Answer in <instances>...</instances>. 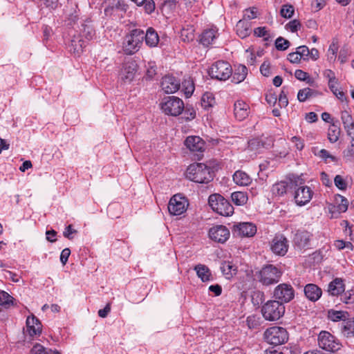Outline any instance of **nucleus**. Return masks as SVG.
I'll return each instance as SVG.
<instances>
[{
	"mask_svg": "<svg viewBox=\"0 0 354 354\" xmlns=\"http://www.w3.org/2000/svg\"><path fill=\"white\" fill-rule=\"evenodd\" d=\"M186 177L197 183H208L214 178L212 169L203 163L190 165L186 171Z\"/></svg>",
	"mask_w": 354,
	"mask_h": 354,
	"instance_id": "f257e3e1",
	"label": "nucleus"
},
{
	"mask_svg": "<svg viewBox=\"0 0 354 354\" xmlns=\"http://www.w3.org/2000/svg\"><path fill=\"white\" fill-rule=\"evenodd\" d=\"M144 41V31L141 29H133L124 38L122 49L125 54L133 55L140 48Z\"/></svg>",
	"mask_w": 354,
	"mask_h": 354,
	"instance_id": "f03ea898",
	"label": "nucleus"
},
{
	"mask_svg": "<svg viewBox=\"0 0 354 354\" xmlns=\"http://www.w3.org/2000/svg\"><path fill=\"white\" fill-rule=\"evenodd\" d=\"M208 203L214 212L221 216H229L234 213V207L230 201L219 194H211Z\"/></svg>",
	"mask_w": 354,
	"mask_h": 354,
	"instance_id": "7ed1b4c3",
	"label": "nucleus"
},
{
	"mask_svg": "<svg viewBox=\"0 0 354 354\" xmlns=\"http://www.w3.org/2000/svg\"><path fill=\"white\" fill-rule=\"evenodd\" d=\"M261 313L266 320L274 322L279 320L285 313L284 304L279 301H268L261 308Z\"/></svg>",
	"mask_w": 354,
	"mask_h": 354,
	"instance_id": "20e7f679",
	"label": "nucleus"
},
{
	"mask_svg": "<svg viewBox=\"0 0 354 354\" xmlns=\"http://www.w3.org/2000/svg\"><path fill=\"white\" fill-rule=\"evenodd\" d=\"M266 342L274 346L281 345L288 339V333L281 326H272L267 328L263 334Z\"/></svg>",
	"mask_w": 354,
	"mask_h": 354,
	"instance_id": "39448f33",
	"label": "nucleus"
},
{
	"mask_svg": "<svg viewBox=\"0 0 354 354\" xmlns=\"http://www.w3.org/2000/svg\"><path fill=\"white\" fill-rule=\"evenodd\" d=\"M232 68L230 63L219 60L212 64L208 70V73L212 79L225 81L232 76Z\"/></svg>",
	"mask_w": 354,
	"mask_h": 354,
	"instance_id": "423d86ee",
	"label": "nucleus"
},
{
	"mask_svg": "<svg viewBox=\"0 0 354 354\" xmlns=\"http://www.w3.org/2000/svg\"><path fill=\"white\" fill-rule=\"evenodd\" d=\"M282 272L276 266L268 264L261 268L257 274L258 280L265 286L277 283Z\"/></svg>",
	"mask_w": 354,
	"mask_h": 354,
	"instance_id": "0eeeda50",
	"label": "nucleus"
},
{
	"mask_svg": "<svg viewBox=\"0 0 354 354\" xmlns=\"http://www.w3.org/2000/svg\"><path fill=\"white\" fill-rule=\"evenodd\" d=\"M291 182H294L295 186L299 187L295 190L294 198L297 205L302 206L310 202L311 200L313 192L312 189L304 184V180L300 177H294V179H291Z\"/></svg>",
	"mask_w": 354,
	"mask_h": 354,
	"instance_id": "6e6552de",
	"label": "nucleus"
},
{
	"mask_svg": "<svg viewBox=\"0 0 354 354\" xmlns=\"http://www.w3.org/2000/svg\"><path fill=\"white\" fill-rule=\"evenodd\" d=\"M162 111L169 115H179L184 109V103L181 99L176 96H167L162 99L161 103Z\"/></svg>",
	"mask_w": 354,
	"mask_h": 354,
	"instance_id": "1a4fd4ad",
	"label": "nucleus"
},
{
	"mask_svg": "<svg viewBox=\"0 0 354 354\" xmlns=\"http://www.w3.org/2000/svg\"><path fill=\"white\" fill-rule=\"evenodd\" d=\"M317 340L319 346L325 351L335 352L340 348L341 345L338 340L327 331H321Z\"/></svg>",
	"mask_w": 354,
	"mask_h": 354,
	"instance_id": "9d476101",
	"label": "nucleus"
},
{
	"mask_svg": "<svg viewBox=\"0 0 354 354\" xmlns=\"http://www.w3.org/2000/svg\"><path fill=\"white\" fill-rule=\"evenodd\" d=\"M273 297L279 303H288L295 297V290L291 285L281 283L275 287L273 292Z\"/></svg>",
	"mask_w": 354,
	"mask_h": 354,
	"instance_id": "9b49d317",
	"label": "nucleus"
},
{
	"mask_svg": "<svg viewBox=\"0 0 354 354\" xmlns=\"http://www.w3.org/2000/svg\"><path fill=\"white\" fill-rule=\"evenodd\" d=\"M187 206L188 202L187 199L179 194H176L169 200L167 207L171 214L178 216L186 211Z\"/></svg>",
	"mask_w": 354,
	"mask_h": 354,
	"instance_id": "f8f14e48",
	"label": "nucleus"
},
{
	"mask_svg": "<svg viewBox=\"0 0 354 354\" xmlns=\"http://www.w3.org/2000/svg\"><path fill=\"white\" fill-rule=\"evenodd\" d=\"M208 234L212 241L223 243L229 239L230 233L225 226L218 225L211 227Z\"/></svg>",
	"mask_w": 354,
	"mask_h": 354,
	"instance_id": "ddd939ff",
	"label": "nucleus"
},
{
	"mask_svg": "<svg viewBox=\"0 0 354 354\" xmlns=\"http://www.w3.org/2000/svg\"><path fill=\"white\" fill-rule=\"evenodd\" d=\"M272 251L280 256H284L288 252V241L282 234L276 235L271 242Z\"/></svg>",
	"mask_w": 354,
	"mask_h": 354,
	"instance_id": "4468645a",
	"label": "nucleus"
},
{
	"mask_svg": "<svg viewBox=\"0 0 354 354\" xmlns=\"http://www.w3.org/2000/svg\"><path fill=\"white\" fill-rule=\"evenodd\" d=\"M138 71V64L134 60H130L123 64L120 77L124 82H131L135 77Z\"/></svg>",
	"mask_w": 354,
	"mask_h": 354,
	"instance_id": "2eb2a0df",
	"label": "nucleus"
},
{
	"mask_svg": "<svg viewBox=\"0 0 354 354\" xmlns=\"http://www.w3.org/2000/svg\"><path fill=\"white\" fill-rule=\"evenodd\" d=\"M180 86V81L171 75H166L161 82L162 89L167 93L176 92Z\"/></svg>",
	"mask_w": 354,
	"mask_h": 354,
	"instance_id": "dca6fc26",
	"label": "nucleus"
},
{
	"mask_svg": "<svg viewBox=\"0 0 354 354\" xmlns=\"http://www.w3.org/2000/svg\"><path fill=\"white\" fill-rule=\"evenodd\" d=\"M312 234L306 230H298L294 236L295 244L300 249L308 248Z\"/></svg>",
	"mask_w": 354,
	"mask_h": 354,
	"instance_id": "f3484780",
	"label": "nucleus"
},
{
	"mask_svg": "<svg viewBox=\"0 0 354 354\" xmlns=\"http://www.w3.org/2000/svg\"><path fill=\"white\" fill-rule=\"evenodd\" d=\"M234 232L241 236H252L257 232V227L251 223H241L234 225Z\"/></svg>",
	"mask_w": 354,
	"mask_h": 354,
	"instance_id": "a211bd4d",
	"label": "nucleus"
},
{
	"mask_svg": "<svg viewBox=\"0 0 354 354\" xmlns=\"http://www.w3.org/2000/svg\"><path fill=\"white\" fill-rule=\"evenodd\" d=\"M218 36V33L216 28L206 29L200 35L199 41L203 46L207 47L215 44Z\"/></svg>",
	"mask_w": 354,
	"mask_h": 354,
	"instance_id": "6ab92c4d",
	"label": "nucleus"
},
{
	"mask_svg": "<svg viewBox=\"0 0 354 354\" xmlns=\"http://www.w3.org/2000/svg\"><path fill=\"white\" fill-rule=\"evenodd\" d=\"M250 113V106L249 105L243 100H237L234 102V113L235 118L239 120L242 121L245 118H246Z\"/></svg>",
	"mask_w": 354,
	"mask_h": 354,
	"instance_id": "aec40b11",
	"label": "nucleus"
},
{
	"mask_svg": "<svg viewBox=\"0 0 354 354\" xmlns=\"http://www.w3.org/2000/svg\"><path fill=\"white\" fill-rule=\"evenodd\" d=\"M341 120L347 135L354 136V120L352 115L347 111H341Z\"/></svg>",
	"mask_w": 354,
	"mask_h": 354,
	"instance_id": "412c9836",
	"label": "nucleus"
},
{
	"mask_svg": "<svg viewBox=\"0 0 354 354\" xmlns=\"http://www.w3.org/2000/svg\"><path fill=\"white\" fill-rule=\"evenodd\" d=\"M304 294L311 301H317L322 295V289L314 283H308L304 287Z\"/></svg>",
	"mask_w": 354,
	"mask_h": 354,
	"instance_id": "4be33fe9",
	"label": "nucleus"
},
{
	"mask_svg": "<svg viewBox=\"0 0 354 354\" xmlns=\"http://www.w3.org/2000/svg\"><path fill=\"white\" fill-rule=\"evenodd\" d=\"M185 146L192 151H203L205 148L203 140L198 136H189L185 141Z\"/></svg>",
	"mask_w": 354,
	"mask_h": 354,
	"instance_id": "5701e85b",
	"label": "nucleus"
},
{
	"mask_svg": "<svg viewBox=\"0 0 354 354\" xmlns=\"http://www.w3.org/2000/svg\"><path fill=\"white\" fill-rule=\"evenodd\" d=\"M86 41L82 39L80 35L74 36L68 45L69 51L75 55H79L86 46Z\"/></svg>",
	"mask_w": 354,
	"mask_h": 354,
	"instance_id": "b1692460",
	"label": "nucleus"
},
{
	"mask_svg": "<svg viewBox=\"0 0 354 354\" xmlns=\"http://www.w3.org/2000/svg\"><path fill=\"white\" fill-rule=\"evenodd\" d=\"M345 290L344 281L340 278L333 279L328 286V292L333 296H338Z\"/></svg>",
	"mask_w": 354,
	"mask_h": 354,
	"instance_id": "393cba45",
	"label": "nucleus"
},
{
	"mask_svg": "<svg viewBox=\"0 0 354 354\" xmlns=\"http://www.w3.org/2000/svg\"><path fill=\"white\" fill-rule=\"evenodd\" d=\"M26 326L28 331L31 336L39 335L41 333V324L39 320L34 315L27 318Z\"/></svg>",
	"mask_w": 354,
	"mask_h": 354,
	"instance_id": "a878e982",
	"label": "nucleus"
},
{
	"mask_svg": "<svg viewBox=\"0 0 354 354\" xmlns=\"http://www.w3.org/2000/svg\"><path fill=\"white\" fill-rule=\"evenodd\" d=\"M194 270L198 278L203 282L213 281V277L209 268L203 264H198L194 267Z\"/></svg>",
	"mask_w": 354,
	"mask_h": 354,
	"instance_id": "bb28decb",
	"label": "nucleus"
},
{
	"mask_svg": "<svg viewBox=\"0 0 354 354\" xmlns=\"http://www.w3.org/2000/svg\"><path fill=\"white\" fill-rule=\"evenodd\" d=\"M144 39L149 47H156L159 42V36L153 28H149L146 32H144Z\"/></svg>",
	"mask_w": 354,
	"mask_h": 354,
	"instance_id": "cd10ccee",
	"label": "nucleus"
},
{
	"mask_svg": "<svg viewBox=\"0 0 354 354\" xmlns=\"http://www.w3.org/2000/svg\"><path fill=\"white\" fill-rule=\"evenodd\" d=\"M247 75V67L244 65L239 64L235 68L234 72L232 75V82L235 84L241 83L245 80Z\"/></svg>",
	"mask_w": 354,
	"mask_h": 354,
	"instance_id": "c85d7f7f",
	"label": "nucleus"
},
{
	"mask_svg": "<svg viewBox=\"0 0 354 354\" xmlns=\"http://www.w3.org/2000/svg\"><path fill=\"white\" fill-rule=\"evenodd\" d=\"M234 182L240 186H247L252 182L250 176L243 171L238 170L233 175Z\"/></svg>",
	"mask_w": 354,
	"mask_h": 354,
	"instance_id": "c756f323",
	"label": "nucleus"
},
{
	"mask_svg": "<svg viewBox=\"0 0 354 354\" xmlns=\"http://www.w3.org/2000/svg\"><path fill=\"white\" fill-rule=\"evenodd\" d=\"M236 31L240 37H246L251 32L250 23L245 20H239L236 24Z\"/></svg>",
	"mask_w": 354,
	"mask_h": 354,
	"instance_id": "7c9ffc66",
	"label": "nucleus"
},
{
	"mask_svg": "<svg viewBox=\"0 0 354 354\" xmlns=\"http://www.w3.org/2000/svg\"><path fill=\"white\" fill-rule=\"evenodd\" d=\"M342 332L346 337H350L354 335V318H346L344 322L342 323Z\"/></svg>",
	"mask_w": 354,
	"mask_h": 354,
	"instance_id": "2f4dec72",
	"label": "nucleus"
},
{
	"mask_svg": "<svg viewBox=\"0 0 354 354\" xmlns=\"http://www.w3.org/2000/svg\"><path fill=\"white\" fill-rule=\"evenodd\" d=\"M221 270L226 278H230L236 273L237 268L232 262L227 261L222 263Z\"/></svg>",
	"mask_w": 354,
	"mask_h": 354,
	"instance_id": "473e14b6",
	"label": "nucleus"
},
{
	"mask_svg": "<svg viewBox=\"0 0 354 354\" xmlns=\"http://www.w3.org/2000/svg\"><path fill=\"white\" fill-rule=\"evenodd\" d=\"M328 317L333 322L342 321L344 322L346 318L349 317V314L346 311L329 310Z\"/></svg>",
	"mask_w": 354,
	"mask_h": 354,
	"instance_id": "72a5a7b5",
	"label": "nucleus"
},
{
	"mask_svg": "<svg viewBox=\"0 0 354 354\" xmlns=\"http://www.w3.org/2000/svg\"><path fill=\"white\" fill-rule=\"evenodd\" d=\"M195 89L193 80L188 77L185 78L182 82V91L184 92L187 97H189L194 93Z\"/></svg>",
	"mask_w": 354,
	"mask_h": 354,
	"instance_id": "f704fd0d",
	"label": "nucleus"
},
{
	"mask_svg": "<svg viewBox=\"0 0 354 354\" xmlns=\"http://www.w3.org/2000/svg\"><path fill=\"white\" fill-rule=\"evenodd\" d=\"M288 183L286 181H280L272 185V192L273 195L281 196L287 192Z\"/></svg>",
	"mask_w": 354,
	"mask_h": 354,
	"instance_id": "c9c22d12",
	"label": "nucleus"
},
{
	"mask_svg": "<svg viewBox=\"0 0 354 354\" xmlns=\"http://www.w3.org/2000/svg\"><path fill=\"white\" fill-rule=\"evenodd\" d=\"M233 203L236 205H243L248 201V195L243 192H234L231 194Z\"/></svg>",
	"mask_w": 354,
	"mask_h": 354,
	"instance_id": "e433bc0d",
	"label": "nucleus"
},
{
	"mask_svg": "<svg viewBox=\"0 0 354 354\" xmlns=\"http://www.w3.org/2000/svg\"><path fill=\"white\" fill-rule=\"evenodd\" d=\"M317 92L310 88H304L299 91L297 93V99L299 102H305L308 98L316 95Z\"/></svg>",
	"mask_w": 354,
	"mask_h": 354,
	"instance_id": "4c0bfd02",
	"label": "nucleus"
},
{
	"mask_svg": "<svg viewBox=\"0 0 354 354\" xmlns=\"http://www.w3.org/2000/svg\"><path fill=\"white\" fill-rule=\"evenodd\" d=\"M340 135V128L333 124L328 129V138L330 142L334 143L339 139Z\"/></svg>",
	"mask_w": 354,
	"mask_h": 354,
	"instance_id": "58836bf2",
	"label": "nucleus"
},
{
	"mask_svg": "<svg viewBox=\"0 0 354 354\" xmlns=\"http://www.w3.org/2000/svg\"><path fill=\"white\" fill-rule=\"evenodd\" d=\"M138 6H143L147 13L151 14L155 10V3L153 0H131Z\"/></svg>",
	"mask_w": 354,
	"mask_h": 354,
	"instance_id": "ea45409f",
	"label": "nucleus"
},
{
	"mask_svg": "<svg viewBox=\"0 0 354 354\" xmlns=\"http://www.w3.org/2000/svg\"><path fill=\"white\" fill-rule=\"evenodd\" d=\"M215 104V98L214 97L212 93H205L203 95L201 98V106L207 109L210 107H212Z\"/></svg>",
	"mask_w": 354,
	"mask_h": 354,
	"instance_id": "a19ab883",
	"label": "nucleus"
},
{
	"mask_svg": "<svg viewBox=\"0 0 354 354\" xmlns=\"http://www.w3.org/2000/svg\"><path fill=\"white\" fill-rule=\"evenodd\" d=\"M82 28L81 29L80 35L82 37H85L87 40H91L95 35V30L91 25L88 24H82Z\"/></svg>",
	"mask_w": 354,
	"mask_h": 354,
	"instance_id": "79ce46f5",
	"label": "nucleus"
},
{
	"mask_svg": "<svg viewBox=\"0 0 354 354\" xmlns=\"http://www.w3.org/2000/svg\"><path fill=\"white\" fill-rule=\"evenodd\" d=\"M13 297L5 291L0 292V305L6 308L12 303Z\"/></svg>",
	"mask_w": 354,
	"mask_h": 354,
	"instance_id": "37998d69",
	"label": "nucleus"
},
{
	"mask_svg": "<svg viewBox=\"0 0 354 354\" xmlns=\"http://www.w3.org/2000/svg\"><path fill=\"white\" fill-rule=\"evenodd\" d=\"M295 77L301 81H306L308 84L313 83V79L310 77L308 73L303 71L302 70L297 69L295 72Z\"/></svg>",
	"mask_w": 354,
	"mask_h": 354,
	"instance_id": "c03bdc74",
	"label": "nucleus"
},
{
	"mask_svg": "<svg viewBox=\"0 0 354 354\" xmlns=\"http://www.w3.org/2000/svg\"><path fill=\"white\" fill-rule=\"evenodd\" d=\"M290 41L283 37H279L275 41V46L278 50H286L290 46Z\"/></svg>",
	"mask_w": 354,
	"mask_h": 354,
	"instance_id": "a18cd8bd",
	"label": "nucleus"
},
{
	"mask_svg": "<svg viewBox=\"0 0 354 354\" xmlns=\"http://www.w3.org/2000/svg\"><path fill=\"white\" fill-rule=\"evenodd\" d=\"M295 12L294 7L292 5H283L281 9V15L283 17L290 19L292 17Z\"/></svg>",
	"mask_w": 354,
	"mask_h": 354,
	"instance_id": "49530a36",
	"label": "nucleus"
},
{
	"mask_svg": "<svg viewBox=\"0 0 354 354\" xmlns=\"http://www.w3.org/2000/svg\"><path fill=\"white\" fill-rule=\"evenodd\" d=\"M342 300L346 304H352L354 303V290H349L344 292L342 295Z\"/></svg>",
	"mask_w": 354,
	"mask_h": 354,
	"instance_id": "de8ad7c7",
	"label": "nucleus"
},
{
	"mask_svg": "<svg viewBox=\"0 0 354 354\" xmlns=\"http://www.w3.org/2000/svg\"><path fill=\"white\" fill-rule=\"evenodd\" d=\"M338 50V47L335 44H332L327 52V58L330 62H334L336 58V54Z\"/></svg>",
	"mask_w": 354,
	"mask_h": 354,
	"instance_id": "09e8293b",
	"label": "nucleus"
},
{
	"mask_svg": "<svg viewBox=\"0 0 354 354\" xmlns=\"http://www.w3.org/2000/svg\"><path fill=\"white\" fill-rule=\"evenodd\" d=\"M338 198L340 199V202L337 206V210L339 212H345L348 209V201L345 197L341 195H338Z\"/></svg>",
	"mask_w": 354,
	"mask_h": 354,
	"instance_id": "8fccbe9b",
	"label": "nucleus"
},
{
	"mask_svg": "<svg viewBox=\"0 0 354 354\" xmlns=\"http://www.w3.org/2000/svg\"><path fill=\"white\" fill-rule=\"evenodd\" d=\"M296 51L298 53L299 57H301L304 60L308 59V57L309 56L310 54V50L306 46H301L297 47Z\"/></svg>",
	"mask_w": 354,
	"mask_h": 354,
	"instance_id": "3c124183",
	"label": "nucleus"
},
{
	"mask_svg": "<svg viewBox=\"0 0 354 354\" xmlns=\"http://www.w3.org/2000/svg\"><path fill=\"white\" fill-rule=\"evenodd\" d=\"M254 33L256 36L261 37H265V40H268L270 35L268 32L266 27H258L254 30Z\"/></svg>",
	"mask_w": 354,
	"mask_h": 354,
	"instance_id": "603ef678",
	"label": "nucleus"
},
{
	"mask_svg": "<svg viewBox=\"0 0 354 354\" xmlns=\"http://www.w3.org/2000/svg\"><path fill=\"white\" fill-rule=\"evenodd\" d=\"M334 183H335V186L337 188H339V189H342V190L346 189V183L341 176L337 175L335 177Z\"/></svg>",
	"mask_w": 354,
	"mask_h": 354,
	"instance_id": "864d4df0",
	"label": "nucleus"
},
{
	"mask_svg": "<svg viewBox=\"0 0 354 354\" xmlns=\"http://www.w3.org/2000/svg\"><path fill=\"white\" fill-rule=\"evenodd\" d=\"M249 148L251 150L259 149L261 147H264V145L259 139H253L248 142Z\"/></svg>",
	"mask_w": 354,
	"mask_h": 354,
	"instance_id": "5fc2aeb1",
	"label": "nucleus"
},
{
	"mask_svg": "<svg viewBox=\"0 0 354 354\" xmlns=\"http://www.w3.org/2000/svg\"><path fill=\"white\" fill-rule=\"evenodd\" d=\"M300 26H301V24L297 19L290 21L286 26V28L288 30H290L292 32H295L297 31L298 28H300Z\"/></svg>",
	"mask_w": 354,
	"mask_h": 354,
	"instance_id": "6e6d98bb",
	"label": "nucleus"
},
{
	"mask_svg": "<svg viewBox=\"0 0 354 354\" xmlns=\"http://www.w3.org/2000/svg\"><path fill=\"white\" fill-rule=\"evenodd\" d=\"M257 17V10L255 8L246 9L244 13V19H253Z\"/></svg>",
	"mask_w": 354,
	"mask_h": 354,
	"instance_id": "4d7b16f0",
	"label": "nucleus"
},
{
	"mask_svg": "<svg viewBox=\"0 0 354 354\" xmlns=\"http://www.w3.org/2000/svg\"><path fill=\"white\" fill-rule=\"evenodd\" d=\"M261 73L265 77H269L271 74L270 63L268 62H263L260 67Z\"/></svg>",
	"mask_w": 354,
	"mask_h": 354,
	"instance_id": "13d9d810",
	"label": "nucleus"
},
{
	"mask_svg": "<svg viewBox=\"0 0 354 354\" xmlns=\"http://www.w3.org/2000/svg\"><path fill=\"white\" fill-rule=\"evenodd\" d=\"M77 231L73 228V226L71 225H68L66 227L63 235L64 237L71 240L73 239V236H72L73 234H76Z\"/></svg>",
	"mask_w": 354,
	"mask_h": 354,
	"instance_id": "bf43d9fd",
	"label": "nucleus"
},
{
	"mask_svg": "<svg viewBox=\"0 0 354 354\" xmlns=\"http://www.w3.org/2000/svg\"><path fill=\"white\" fill-rule=\"evenodd\" d=\"M288 104V97L283 91H281L279 96V105L281 107H286Z\"/></svg>",
	"mask_w": 354,
	"mask_h": 354,
	"instance_id": "052dcab7",
	"label": "nucleus"
},
{
	"mask_svg": "<svg viewBox=\"0 0 354 354\" xmlns=\"http://www.w3.org/2000/svg\"><path fill=\"white\" fill-rule=\"evenodd\" d=\"M71 254V250L69 248H64L60 254V261L63 265H65L68 261V257Z\"/></svg>",
	"mask_w": 354,
	"mask_h": 354,
	"instance_id": "680f3d73",
	"label": "nucleus"
},
{
	"mask_svg": "<svg viewBox=\"0 0 354 354\" xmlns=\"http://www.w3.org/2000/svg\"><path fill=\"white\" fill-rule=\"evenodd\" d=\"M46 349L41 344H35L31 349V354H45Z\"/></svg>",
	"mask_w": 354,
	"mask_h": 354,
	"instance_id": "e2e57ef3",
	"label": "nucleus"
},
{
	"mask_svg": "<svg viewBox=\"0 0 354 354\" xmlns=\"http://www.w3.org/2000/svg\"><path fill=\"white\" fill-rule=\"evenodd\" d=\"M324 76L328 80V82H335L337 80L335 73L330 69L324 71Z\"/></svg>",
	"mask_w": 354,
	"mask_h": 354,
	"instance_id": "0e129e2a",
	"label": "nucleus"
},
{
	"mask_svg": "<svg viewBox=\"0 0 354 354\" xmlns=\"http://www.w3.org/2000/svg\"><path fill=\"white\" fill-rule=\"evenodd\" d=\"M288 59L291 63L297 64L301 61V58L299 57L298 53L297 51H295V52L290 53L288 54Z\"/></svg>",
	"mask_w": 354,
	"mask_h": 354,
	"instance_id": "69168bd1",
	"label": "nucleus"
},
{
	"mask_svg": "<svg viewBox=\"0 0 354 354\" xmlns=\"http://www.w3.org/2000/svg\"><path fill=\"white\" fill-rule=\"evenodd\" d=\"M266 100L270 105H274L277 102V97L274 93H269L266 95Z\"/></svg>",
	"mask_w": 354,
	"mask_h": 354,
	"instance_id": "338daca9",
	"label": "nucleus"
},
{
	"mask_svg": "<svg viewBox=\"0 0 354 354\" xmlns=\"http://www.w3.org/2000/svg\"><path fill=\"white\" fill-rule=\"evenodd\" d=\"M351 140L348 149L344 151L346 156H352L354 154V136L351 137Z\"/></svg>",
	"mask_w": 354,
	"mask_h": 354,
	"instance_id": "774afa93",
	"label": "nucleus"
}]
</instances>
